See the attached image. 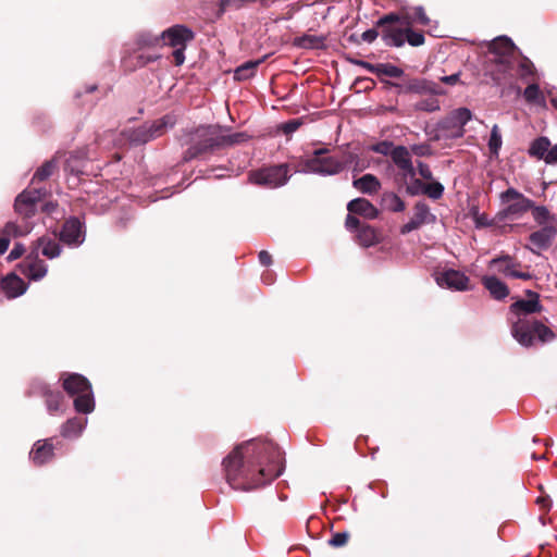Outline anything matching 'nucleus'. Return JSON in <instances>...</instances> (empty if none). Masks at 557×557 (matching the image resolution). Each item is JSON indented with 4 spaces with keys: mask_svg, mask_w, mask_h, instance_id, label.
Returning <instances> with one entry per match:
<instances>
[{
    "mask_svg": "<svg viewBox=\"0 0 557 557\" xmlns=\"http://www.w3.org/2000/svg\"><path fill=\"white\" fill-rule=\"evenodd\" d=\"M225 481L236 491H251L278 478L284 470L280 447L251 440L237 445L222 461Z\"/></svg>",
    "mask_w": 557,
    "mask_h": 557,
    "instance_id": "nucleus-1",
    "label": "nucleus"
},
{
    "mask_svg": "<svg viewBox=\"0 0 557 557\" xmlns=\"http://www.w3.org/2000/svg\"><path fill=\"white\" fill-rule=\"evenodd\" d=\"M248 139L249 136L243 132L225 135L220 126H200L190 134L189 147L184 152L183 160L188 162L194 159L205 158L208 154L242 144Z\"/></svg>",
    "mask_w": 557,
    "mask_h": 557,
    "instance_id": "nucleus-2",
    "label": "nucleus"
},
{
    "mask_svg": "<svg viewBox=\"0 0 557 557\" xmlns=\"http://www.w3.org/2000/svg\"><path fill=\"white\" fill-rule=\"evenodd\" d=\"M375 25L381 27L382 39L389 47L400 48L406 41L412 47H420L425 41L423 33L412 29L409 13L405 10L385 14Z\"/></svg>",
    "mask_w": 557,
    "mask_h": 557,
    "instance_id": "nucleus-3",
    "label": "nucleus"
},
{
    "mask_svg": "<svg viewBox=\"0 0 557 557\" xmlns=\"http://www.w3.org/2000/svg\"><path fill=\"white\" fill-rule=\"evenodd\" d=\"M62 385L64 391L74 398V407L77 412L90 413L95 408L91 385L88 380L77 373L63 374Z\"/></svg>",
    "mask_w": 557,
    "mask_h": 557,
    "instance_id": "nucleus-4",
    "label": "nucleus"
},
{
    "mask_svg": "<svg viewBox=\"0 0 557 557\" xmlns=\"http://www.w3.org/2000/svg\"><path fill=\"white\" fill-rule=\"evenodd\" d=\"M513 337L523 346L529 347L537 338L542 343L555 338V333L541 321L535 319H519L511 329Z\"/></svg>",
    "mask_w": 557,
    "mask_h": 557,
    "instance_id": "nucleus-5",
    "label": "nucleus"
},
{
    "mask_svg": "<svg viewBox=\"0 0 557 557\" xmlns=\"http://www.w3.org/2000/svg\"><path fill=\"white\" fill-rule=\"evenodd\" d=\"M472 119V113L467 108H458L450 111L436 125L437 139L460 138L465 134V125Z\"/></svg>",
    "mask_w": 557,
    "mask_h": 557,
    "instance_id": "nucleus-6",
    "label": "nucleus"
},
{
    "mask_svg": "<svg viewBox=\"0 0 557 557\" xmlns=\"http://www.w3.org/2000/svg\"><path fill=\"white\" fill-rule=\"evenodd\" d=\"M161 39L164 46L174 49L172 52L174 64L182 65L185 61L186 45L194 39L193 30L184 25H174L161 34Z\"/></svg>",
    "mask_w": 557,
    "mask_h": 557,
    "instance_id": "nucleus-7",
    "label": "nucleus"
},
{
    "mask_svg": "<svg viewBox=\"0 0 557 557\" xmlns=\"http://www.w3.org/2000/svg\"><path fill=\"white\" fill-rule=\"evenodd\" d=\"M499 197L502 203L507 205L496 215L499 221H504L508 218H520L533 208V200L527 198L512 187L503 191Z\"/></svg>",
    "mask_w": 557,
    "mask_h": 557,
    "instance_id": "nucleus-8",
    "label": "nucleus"
},
{
    "mask_svg": "<svg viewBox=\"0 0 557 557\" xmlns=\"http://www.w3.org/2000/svg\"><path fill=\"white\" fill-rule=\"evenodd\" d=\"M288 180V166L286 164L251 171L249 182L267 188H276Z\"/></svg>",
    "mask_w": 557,
    "mask_h": 557,
    "instance_id": "nucleus-9",
    "label": "nucleus"
},
{
    "mask_svg": "<svg viewBox=\"0 0 557 557\" xmlns=\"http://www.w3.org/2000/svg\"><path fill=\"white\" fill-rule=\"evenodd\" d=\"M326 148L317 149L313 156L305 162L306 169L320 174L333 175L339 173L345 163L334 156L327 154Z\"/></svg>",
    "mask_w": 557,
    "mask_h": 557,
    "instance_id": "nucleus-10",
    "label": "nucleus"
},
{
    "mask_svg": "<svg viewBox=\"0 0 557 557\" xmlns=\"http://www.w3.org/2000/svg\"><path fill=\"white\" fill-rule=\"evenodd\" d=\"M173 123L169 116H164L152 123H145L137 128L131 129L128 139L134 145H144L152 139L162 136Z\"/></svg>",
    "mask_w": 557,
    "mask_h": 557,
    "instance_id": "nucleus-11",
    "label": "nucleus"
},
{
    "mask_svg": "<svg viewBox=\"0 0 557 557\" xmlns=\"http://www.w3.org/2000/svg\"><path fill=\"white\" fill-rule=\"evenodd\" d=\"M391 158L399 170V173L395 177L396 183L407 184V180L416 175V169L412 164L409 150L405 146H396L393 149Z\"/></svg>",
    "mask_w": 557,
    "mask_h": 557,
    "instance_id": "nucleus-12",
    "label": "nucleus"
},
{
    "mask_svg": "<svg viewBox=\"0 0 557 557\" xmlns=\"http://www.w3.org/2000/svg\"><path fill=\"white\" fill-rule=\"evenodd\" d=\"M516 60H485L484 71L496 85H502L515 76Z\"/></svg>",
    "mask_w": 557,
    "mask_h": 557,
    "instance_id": "nucleus-13",
    "label": "nucleus"
},
{
    "mask_svg": "<svg viewBox=\"0 0 557 557\" xmlns=\"http://www.w3.org/2000/svg\"><path fill=\"white\" fill-rule=\"evenodd\" d=\"M386 84L398 88L399 92L404 94L438 95L442 92L438 84L425 78H411L403 84L387 81Z\"/></svg>",
    "mask_w": 557,
    "mask_h": 557,
    "instance_id": "nucleus-14",
    "label": "nucleus"
},
{
    "mask_svg": "<svg viewBox=\"0 0 557 557\" xmlns=\"http://www.w3.org/2000/svg\"><path fill=\"white\" fill-rule=\"evenodd\" d=\"M518 48L508 37L502 36L488 44L487 60H515Z\"/></svg>",
    "mask_w": 557,
    "mask_h": 557,
    "instance_id": "nucleus-15",
    "label": "nucleus"
},
{
    "mask_svg": "<svg viewBox=\"0 0 557 557\" xmlns=\"http://www.w3.org/2000/svg\"><path fill=\"white\" fill-rule=\"evenodd\" d=\"M414 212L412 218L400 227L403 235L418 230L424 224L435 222V215L431 213L430 207L424 201H418L413 208Z\"/></svg>",
    "mask_w": 557,
    "mask_h": 557,
    "instance_id": "nucleus-16",
    "label": "nucleus"
},
{
    "mask_svg": "<svg viewBox=\"0 0 557 557\" xmlns=\"http://www.w3.org/2000/svg\"><path fill=\"white\" fill-rule=\"evenodd\" d=\"M41 197L42 194L39 189H25L15 199V211L24 218L33 216Z\"/></svg>",
    "mask_w": 557,
    "mask_h": 557,
    "instance_id": "nucleus-17",
    "label": "nucleus"
},
{
    "mask_svg": "<svg viewBox=\"0 0 557 557\" xmlns=\"http://www.w3.org/2000/svg\"><path fill=\"white\" fill-rule=\"evenodd\" d=\"M60 239L70 247H78L85 240V231L81 221L76 218H71L65 221Z\"/></svg>",
    "mask_w": 557,
    "mask_h": 557,
    "instance_id": "nucleus-18",
    "label": "nucleus"
},
{
    "mask_svg": "<svg viewBox=\"0 0 557 557\" xmlns=\"http://www.w3.org/2000/svg\"><path fill=\"white\" fill-rule=\"evenodd\" d=\"M491 267L495 268L497 270V272H499L506 276H511V277L520 278V280H524V281L532 278L531 273L520 272V271L516 270L518 267H520V263L517 262L509 255H504V256L492 259Z\"/></svg>",
    "mask_w": 557,
    "mask_h": 557,
    "instance_id": "nucleus-19",
    "label": "nucleus"
},
{
    "mask_svg": "<svg viewBox=\"0 0 557 557\" xmlns=\"http://www.w3.org/2000/svg\"><path fill=\"white\" fill-rule=\"evenodd\" d=\"M20 269L23 275L32 281H40L47 275L48 265L39 259L38 256L27 257L21 264Z\"/></svg>",
    "mask_w": 557,
    "mask_h": 557,
    "instance_id": "nucleus-20",
    "label": "nucleus"
},
{
    "mask_svg": "<svg viewBox=\"0 0 557 557\" xmlns=\"http://www.w3.org/2000/svg\"><path fill=\"white\" fill-rule=\"evenodd\" d=\"M33 393L45 398L46 407L50 414H57L62 411L63 396L60 392H54L47 384L39 383L34 386Z\"/></svg>",
    "mask_w": 557,
    "mask_h": 557,
    "instance_id": "nucleus-21",
    "label": "nucleus"
},
{
    "mask_svg": "<svg viewBox=\"0 0 557 557\" xmlns=\"http://www.w3.org/2000/svg\"><path fill=\"white\" fill-rule=\"evenodd\" d=\"M557 236V226L554 224L542 226L529 235V242L537 249H548Z\"/></svg>",
    "mask_w": 557,
    "mask_h": 557,
    "instance_id": "nucleus-22",
    "label": "nucleus"
},
{
    "mask_svg": "<svg viewBox=\"0 0 557 557\" xmlns=\"http://www.w3.org/2000/svg\"><path fill=\"white\" fill-rule=\"evenodd\" d=\"M159 58V54L146 53L141 49L136 48L122 59V64L125 70L132 72L139 67H144L150 62L157 61Z\"/></svg>",
    "mask_w": 557,
    "mask_h": 557,
    "instance_id": "nucleus-23",
    "label": "nucleus"
},
{
    "mask_svg": "<svg viewBox=\"0 0 557 557\" xmlns=\"http://www.w3.org/2000/svg\"><path fill=\"white\" fill-rule=\"evenodd\" d=\"M437 283L451 289L465 290L468 288L469 277L460 271L447 270L437 277Z\"/></svg>",
    "mask_w": 557,
    "mask_h": 557,
    "instance_id": "nucleus-24",
    "label": "nucleus"
},
{
    "mask_svg": "<svg viewBox=\"0 0 557 557\" xmlns=\"http://www.w3.org/2000/svg\"><path fill=\"white\" fill-rule=\"evenodd\" d=\"M350 62L366 69L370 73L375 74L377 76L384 75L397 78L404 74V71L400 67L388 63L372 64L362 60H350Z\"/></svg>",
    "mask_w": 557,
    "mask_h": 557,
    "instance_id": "nucleus-25",
    "label": "nucleus"
},
{
    "mask_svg": "<svg viewBox=\"0 0 557 557\" xmlns=\"http://www.w3.org/2000/svg\"><path fill=\"white\" fill-rule=\"evenodd\" d=\"M30 459L35 465L41 466L50 461L53 457V444L51 440H39L34 444L29 453Z\"/></svg>",
    "mask_w": 557,
    "mask_h": 557,
    "instance_id": "nucleus-26",
    "label": "nucleus"
},
{
    "mask_svg": "<svg viewBox=\"0 0 557 557\" xmlns=\"http://www.w3.org/2000/svg\"><path fill=\"white\" fill-rule=\"evenodd\" d=\"M1 288L10 299L22 296L27 290L25 282L16 274L11 273L1 281Z\"/></svg>",
    "mask_w": 557,
    "mask_h": 557,
    "instance_id": "nucleus-27",
    "label": "nucleus"
},
{
    "mask_svg": "<svg viewBox=\"0 0 557 557\" xmlns=\"http://www.w3.org/2000/svg\"><path fill=\"white\" fill-rule=\"evenodd\" d=\"M529 299H520L510 306L512 312L531 314L542 311V305L539 300V294L532 290H527Z\"/></svg>",
    "mask_w": 557,
    "mask_h": 557,
    "instance_id": "nucleus-28",
    "label": "nucleus"
},
{
    "mask_svg": "<svg viewBox=\"0 0 557 557\" xmlns=\"http://www.w3.org/2000/svg\"><path fill=\"white\" fill-rule=\"evenodd\" d=\"M347 210L367 219H376L379 210L366 198H356L348 202Z\"/></svg>",
    "mask_w": 557,
    "mask_h": 557,
    "instance_id": "nucleus-29",
    "label": "nucleus"
},
{
    "mask_svg": "<svg viewBox=\"0 0 557 557\" xmlns=\"http://www.w3.org/2000/svg\"><path fill=\"white\" fill-rule=\"evenodd\" d=\"M482 284L491 296L497 300H502L509 295L508 286L496 276H484Z\"/></svg>",
    "mask_w": 557,
    "mask_h": 557,
    "instance_id": "nucleus-30",
    "label": "nucleus"
},
{
    "mask_svg": "<svg viewBox=\"0 0 557 557\" xmlns=\"http://www.w3.org/2000/svg\"><path fill=\"white\" fill-rule=\"evenodd\" d=\"M352 186L362 194L374 195L381 189V182L373 174H364L363 176L354 180Z\"/></svg>",
    "mask_w": 557,
    "mask_h": 557,
    "instance_id": "nucleus-31",
    "label": "nucleus"
},
{
    "mask_svg": "<svg viewBox=\"0 0 557 557\" xmlns=\"http://www.w3.org/2000/svg\"><path fill=\"white\" fill-rule=\"evenodd\" d=\"M36 249L49 259H54L61 253L60 244L54 238L47 235L37 239Z\"/></svg>",
    "mask_w": 557,
    "mask_h": 557,
    "instance_id": "nucleus-32",
    "label": "nucleus"
},
{
    "mask_svg": "<svg viewBox=\"0 0 557 557\" xmlns=\"http://www.w3.org/2000/svg\"><path fill=\"white\" fill-rule=\"evenodd\" d=\"M87 424L86 418L69 419L61 428V435L65 438H77Z\"/></svg>",
    "mask_w": 557,
    "mask_h": 557,
    "instance_id": "nucleus-33",
    "label": "nucleus"
},
{
    "mask_svg": "<svg viewBox=\"0 0 557 557\" xmlns=\"http://www.w3.org/2000/svg\"><path fill=\"white\" fill-rule=\"evenodd\" d=\"M267 57H263L259 60L247 61L235 69L234 71V79L235 81H247L255 76L258 66L265 60Z\"/></svg>",
    "mask_w": 557,
    "mask_h": 557,
    "instance_id": "nucleus-34",
    "label": "nucleus"
},
{
    "mask_svg": "<svg viewBox=\"0 0 557 557\" xmlns=\"http://www.w3.org/2000/svg\"><path fill=\"white\" fill-rule=\"evenodd\" d=\"M383 209L391 212H403L406 209L405 201L393 191H385L381 197Z\"/></svg>",
    "mask_w": 557,
    "mask_h": 557,
    "instance_id": "nucleus-35",
    "label": "nucleus"
},
{
    "mask_svg": "<svg viewBox=\"0 0 557 557\" xmlns=\"http://www.w3.org/2000/svg\"><path fill=\"white\" fill-rule=\"evenodd\" d=\"M532 216L534 221L542 227L545 225L554 224L557 226V218L555 214L550 213V211L545 206H535L533 203V208H531Z\"/></svg>",
    "mask_w": 557,
    "mask_h": 557,
    "instance_id": "nucleus-36",
    "label": "nucleus"
},
{
    "mask_svg": "<svg viewBox=\"0 0 557 557\" xmlns=\"http://www.w3.org/2000/svg\"><path fill=\"white\" fill-rule=\"evenodd\" d=\"M516 60V69H515V75H519L521 78H527L529 76H532L535 74V67L532 61L522 55L520 51L515 57Z\"/></svg>",
    "mask_w": 557,
    "mask_h": 557,
    "instance_id": "nucleus-37",
    "label": "nucleus"
},
{
    "mask_svg": "<svg viewBox=\"0 0 557 557\" xmlns=\"http://www.w3.org/2000/svg\"><path fill=\"white\" fill-rule=\"evenodd\" d=\"M549 147V139L547 137L541 136L531 143L528 152L532 158L545 160Z\"/></svg>",
    "mask_w": 557,
    "mask_h": 557,
    "instance_id": "nucleus-38",
    "label": "nucleus"
},
{
    "mask_svg": "<svg viewBox=\"0 0 557 557\" xmlns=\"http://www.w3.org/2000/svg\"><path fill=\"white\" fill-rule=\"evenodd\" d=\"M357 240L363 247H370L379 243L376 231L367 224L357 231Z\"/></svg>",
    "mask_w": 557,
    "mask_h": 557,
    "instance_id": "nucleus-39",
    "label": "nucleus"
},
{
    "mask_svg": "<svg viewBox=\"0 0 557 557\" xmlns=\"http://www.w3.org/2000/svg\"><path fill=\"white\" fill-rule=\"evenodd\" d=\"M60 156H55L49 161H46L34 174L32 182H41L49 178L59 165Z\"/></svg>",
    "mask_w": 557,
    "mask_h": 557,
    "instance_id": "nucleus-40",
    "label": "nucleus"
},
{
    "mask_svg": "<svg viewBox=\"0 0 557 557\" xmlns=\"http://www.w3.org/2000/svg\"><path fill=\"white\" fill-rule=\"evenodd\" d=\"M294 45L302 49H315L324 46V37L315 35H302L295 38Z\"/></svg>",
    "mask_w": 557,
    "mask_h": 557,
    "instance_id": "nucleus-41",
    "label": "nucleus"
},
{
    "mask_svg": "<svg viewBox=\"0 0 557 557\" xmlns=\"http://www.w3.org/2000/svg\"><path fill=\"white\" fill-rule=\"evenodd\" d=\"M30 232V226L26 223V224H23V225H20L15 222H8L1 234L7 237L9 240H11V238H15V237H20V236H25L27 235L28 233Z\"/></svg>",
    "mask_w": 557,
    "mask_h": 557,
    "instance_id": "nucleus-42",
    "label": "nucleus"
},
{
    "mask_svg": "<svg viewBox=\"0 0 557 557\" xmlns=\"http://www.w3.org/2000/svg\"><path fill=\"white\" fill-rule=\"evenodd\" d=\"M440 101L435 98V95H429V97L423 98L414 103V109L417 111L423 112H435L440 110Z\"/></svg>",
    "mask_w": 557,
    "mask_h": 557,
    "instance_id": "nucleus-43",
    "label": "nucleus"
},
{
    "mask_svg": "<svg viewBox=\"0 0 557 557\" xmlns=\"http://www.w3.org/2000/svg\"><path fill=\"white\" fill-rule=\"evenodd\" d=\"M502 135L499 133L498 125H494L491 132L490 140H488V149L491 152V156L497 157L498 152L502 148Z\"/></svg>",
    "mask_w": 557,
    "mask_h": 557,
    "instance_id": "nucleus-44",
    "label": "nucleus"
},
{
    "mask_svg": "<svg viewBox=\"0 0 557 557\" xmlns=\"http://www.w3.org/2000/svg\"><path fill=\"white\" fill-rule=\"evenodd\" d=\"M399 187L405 186L406 193L410 196H417L424 193L425 183L421 180L416 178V175L412 178L407 180V184H397Z\"/></svg>",
    "mask_w": 557,
    "mask_h": 557,
    "instance_id": "nucleus-45",
    "label": "nucleus"
},
{
    "mask_svg": "<svg viewBox=\"0 0 557 557\" xmlns=\"http://www.w3.org/2000/svg\"><path fill=\"white\" fill-rule=\"evenodd\" d=\"M82 168L83 159L77 154L70 153L65 159L64 170L72 174H78L82 172Z\"/></svg>",
    "mask_w": 557,
    "mask_h": 557,
    "instance_id": "nucleus-46",
    "label": "nucleus"
},
{
    "mask_svg": "<svg viewBox=\"0 0 557 557\" xmlns=\"http://www.w3.org/2000/svg\"><path fill=\"white\" fill-rule=\"evenodd\" d=\"M257 0H220L219 14H223L227 10H238L246 3L256 2Z\"/></svg>",
    "mask_w": 557,
    "mask_h": 557,
    "instance_id": "nucleus-47",
    "label": "nucleus"
},
{
    "mask_svg": "<svg viewBox=\"0 0 557 557\" xmlns=\"http://www.w3.org/2000/svg\"><path fill=\"white\" fill-rule=\"evenodd\" d=\"M409 18L411 21V25L413 23L428 26L431 22L430 17L426 15L423 7H414L412 9V13H409Z\"/></svg>",
    "mask_w": 557,
    "mask_h": 557,
    "instance_id": "nucleus-48",
    "label": "nucleus"
},
{
    "mask_svg": "<svg viewBox=\"0 0 557 557\" xmlns=\"http://www.w3.org/2000/svg\"><path fill=\"white\" fill-rule=\"evenodd\" d=\"M423 194L433 200H437L443 197L444 186L440 182L428 183Z\"/></svg>",
    "mask_w": 557,
    "mask_h": 557,
    "instance_id": "nucleus-49",
    "label": "nucleus"
},
{
    "mask_svg": "<svg viewBox=\"0 0 557 557\" xmlns=\"http://www.w3.org/2000/svg\"><path fill=\"white\" fill-rule=\"evenodd\" d=\"M159 37L152 36L150 34H141L137 37L136 45L137 48L144 50L146 47H154L158 46L160 42Z\"/></svg>",
    "mask_w": 557,
    "mask_h": 557,
    "instance_id": "nucleus-50",
    "label": "nucleus"
},
{
    "mask_svg": "<svg viewBox=\"0 0 557 557\" xmlns=\"http://www.w3.org/2000/svg\"><path fill=\"white\" fill-rule=\"evenodd\" d=\"M350 537L349 532H336L333 533L327 543L335 548L343 547L348 543Z\"/></svg>",
    "mask_w": 557,
    "mask_h": 557,
    "instance_id": "nucleus-51",
    "label": "nucleus"
},
{
    "mask_svg": "<svg viewBox=\"0 0 557 557\" xmlns=\"http://www.w3.org/2000/svg\"><path fill=\"white\" fill-rule=\"evenodd\" d=\"M471 215L474 220L475 227H487L493 224V222L488 219L487 214L480 213L479 209L476 207H473L471 209Z\"/></svg>",
    "mask_w": 557,
    "mask_h": 557,
    "instance_id": "nucleus-52",
    "label": "nucleus"
},
{
    "mask_svg": "<svg viewBox=\"0 0 557 557\" xmlns=\"http://www.w3.org/2000/svg\"><path fill=\"white\" fill-rule=\"evenodd\" d=\"M395 147L392 141L383 140L372 145L370 149L383 156H391Z\"/></svg>",
    "mask_w": 557,
    "mask_h": 557,
    "instance_id": "nucleus-53",
    "label": "nucleus"
},
{
    "mask_svg": "<svg viewBox=\"0 0 557 557\" xmlns=\"http://www.w3.org/2000/svg\"><path fill=\"white\" fill-rule=\"evenodd\" d=\"M523 97L528 102H537L541 97V90L537 84H530L523 91Z\"/></svg>",
    "mask_w": 557,
    "mask_h": 557,
    "instance_id": "nucleus-54",
    "label": "nucleus"
},
{
    "mask_svg": "<svg viewBox=\"0 0 557 557\" xmlns=\"http://www.w3.org/2000/svg\"><path fill=\"white\" fill-rule=\"evenodd\" d=\"M301 124L302 122L299 119H293L284 123L281 129L285 135H289L296 132L301 126Z\"/></svg>",
    "mask_w": 557,
    "mask_h": 557,
    "instance_id": "nucleus-55",
    "label": "nucleus"
},
{
    "mask_svg": "<svg viewBox=\"0 0 557 557\" xmlns=\"http://www.w3.org/2000/svg\"><path fill=\"white\" fill-rule=\"evenodd\" d=\"M377 28L379 27H376V25L374 24L373 28L363 32L361 34V41H366L369 44L373 42L380 35V33L377 32Z\"/></svg>",
    "mask_w": 557,
    "mask_h": 557,
    "instance_id": "nucleus-56",
    "label": "nucleus"
},
{
    "mask_svg": "<svg viewBox=\"0 0 557 557\" xmlns=\"http://www.w3.org/2000/svg\"><path fill=\"white\" fill-rule=\"evenodd\" d=\"M345 226L349 231L357 232L362 226V224L360 223L359 219H357L355 215L349 213L346 218Z\"/></svg>",
    "mask_w": 557,
    "mask_h": 557,
    "instance_id": "nucleus-57",
    "label": "nucleus"
},
{
    "mask_svg": "<svg viewBox=\"0 0 557 557\" xmlns=\"http://www.w3.org/2000/svg\"><path fill=\"white\" fill-rule=\"evenodd\" d=\"M418 172L419 174L421 175L422 178L426 180V181H432L433 180V173L430 169V166L426 164V163H423V162H418Z\"/></svg>",
    "mask_w": 557,
    "mask_h": 557,
    "instance_id": "nucleus-58",
    "label": "nucleus"
},
{
    "mask_svg": "<svg viewBox=\"0 0 557 557\" xmlns=\"http://www.w3.org/2000/svg\"><path fill=\"white\" fill-rule=\"evenodd\" d=\"M25 251V248L22 244H15L13 249L10 251L8 259L9 260H16L18 259Z\"/></svg>",
    "mask_w": 557,
    "mask_h": 557,
    "instance_id": "nucleus-59",
    "label": "nucleus"
},
{
    "mask_svg": "<svg viewBox=\"0 0 557 557\" xmlns=\"http://www.w3.org/2000/svg\"><path fill=\"white\" fill-rule=\"evenodd\" d=\"M544 161L548 164L557 163V145L549 147Z\"/></svg>",
    "mask_w": 557,
    "mask_h": 557,
    "instance_id": "nucleus-60",
    "label": "nucleus"
},
{
    "mask_svg": "<svg viewBox=\"0 0 557 557\" xmlns=\"http://www.w3.org/2000/svg\"><path fill=\"white\" fill-rule=\"evenodd\" d=\"M536 504L542 508V509H549L550 506H552V500L549 498L548 495H542V496H539L536 498Z\"/></svg>",
    "mask_w": 557,
    "mask_h": 557,
    "instance_id": "nucleus-61",
    "label": "nucleus"
},
{
    "mask_svg": "<svg viewBox=\"0 0 557 557\" xmlns=\"http://www.w3.org/2000/svg\"><path fill=\"white\" fill-rule=\"evenodd\" d=\"M460 73H454L448 76L441 77V82L447 85H455L459 82Z\"/></svg>",
    "mask_w": 557,
    "mask_h": 557,
    "instance_id": "nucleus-62",
    "label": "nucleus"
},
{
    "mask_svg": "<svg viewBox=\"0 0 557 557\" xmlns=\"http://www.w3.org/2000/svg\"><path fill=\"white\" fill-rule=\"evenodd\" d=\"M259 261L262 265L269 267L272 263V256L268 251L261 250L259 252Z\"/></svg>",
    "mask_w": 557,
    "mask_h": 557,
    "instance_id": "nucleus-63",
    "label": "nucleus"
},
{
    "mask_svg": "<svg viewBox=\"0 0 557 557\" xmlns=\"http://www.w3.org/2000/svg\"><path fill=\"white\" fill-rule=\"evenodd\" d=\"M10 245V240L1 234L0 237V255L4 253Z\"/></svg>",
    "mask_w": 557,
    "mask_h": 557,
    "instance_id": "nucleus-64",
    "label": "nucleus"
}]
</instances>
